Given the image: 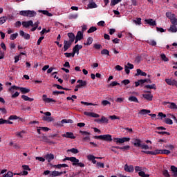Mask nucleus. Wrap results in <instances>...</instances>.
I'll return each mask as SVG.
<instances>
[{"instance_id": "f257e3e1", "label": "nucleus", "mask_w": 177, "mask_h": 177, "mask_svg": "<svg viewBox=\"0 0 177 177\" xmlns=\"http://www.w3.org/2000/svg\"><path fill=\"white\" fill-rule=\"evenodd\" d=\"M19 15L26 17H34L37 16V12L34 10H22L19 12Z\"/></svg>"}, {"instance_id": "f03ea898", "label": "nucleus", "mask_w": 177, "mask_h": 177, "mask_svg": "<svg viewBox=\"0 0 177 177\" xmlns=\"http://www.w3.org/2000/svg\"><path fill=\"white\" fill-rule=\"evenodd\" d=\"M129 140H131L130 138H113V142H115V143H117V145L125 143V142H129Z\"/></svg>"}, {"instance_id": "7ed1b4c3", "label": "nucleus", "mask_w": 177, "mask_h": 177, "mask_svg": "<svg viewBox=\"0 0 177 177\" xmlns=\"http://www.w3.org/2000/svg\"><path fill=\"white\" fill-rule=\"evenodd\" d=\"M142 153L150 154L151 156H157L161 154V149H155L154 151H142Z\"/></svg>"}, {"instance_id": "20e7f679", "label": "nucleus", "mask_w": 177, "mask_h": 177, "mask_svg": "<svg viewBox=\"0 0 177 177\" xmlns=\"http://www.w3.org/2000/svg\"><path fill=\"white\" fill-rule=\"evenodd\" d=\"M80 133H81L84 136L83 140H84V142H88V140H91V137L89 136V135H91V133L85 131H80Z\"/></svg>"}, {"instance_id": "39448f33", "label": "nucleus", "mask_w": 177, "mask_h": 177, "mask_svg": "<svg viewBox=\"0 0 177 177\" xmlns=\"http://www.w3.org/2000/svg\"><path fill=\"white\" fill-rule=\"evenodd\" d=\"M44 114L46 116L43 117V121H47L48 122H52V121H53V118L50 117L52 115L50 112H46Z\"/></svg>"}, {"instance_id": "423d86ee", "label": "nucleus", "mask_w": 177, "mask_h": 177, "mask_svg": "<svg viewBox=\"0 0 177 177\" xmlns=\"http://www.w3.org/2000/svg\"><path fill=\"white\" fill-rule=\"evenodd\" d=\"M80 49H82V45H75V47L73 48V57H74V56H75V53H77V55L80 54Z\"/></svg>"}, {"instance_id": "0eeeda50", "label": "nucleus", "mask_w": 177, "mask_h": 177, "mask_svg": "<svg viewBox=\"0 0 177 177\" xmlns=\"http://www.w3.org/2000/svg\"><path fill=\"white\" fill-rule=\"evenodd\" d=\"M131 143L135 147H140L142 145V140L139 138H133Z\"/></svg>"}, {"instance_id": "6e6552de", "label": "nucleus", "mask_w": 177, "mask_h": 177, "mask_svg": "<svg viewBox=\"0 0 177 177\" xmlns=\"http://www.w3.org/2000/svg\"><path fill=\"white\" fill-rule=\"evenodd\" d=\"M165 82L167 85H170L171 86H176L177 88V81L173 79H165Z\"/></svg>"}, {"instance_id": "1a4fd4ad", "label": "nucleus", "mask_w": 177, "mask_h": 177, "mask_svg": "<svg viewBox=\"0 0 177 177\" xmlns=\"http://www.w3.org/2000/svg\"><path fill=\"white\" fill-rule=\"evenodd\" d=\"M22 26L25 28H28V27H34V22L31 20L22 21Z\"/></svg>"}, {"instance_id": "9d476101", "label": "nucleus", "mask_w": 177, "mask_h": 177, "mask_svg": "<svg viewBox=\"0 0 177 177\" xmlns=\"http://www.w3.org/2000/svg\"><path fill=\"white\" fill-rule=\"evenodd\" d=\"M88 1V3L87 5L88 9H95L97 8V5L96 3L93 2V0H86Z\"/></svg>"}, {"instance_id": "9b49d317", "label": "nucleus", "mask_w": 177, "mask_h": 177, "mask_svg": "<svg viewBox=\"0 0 177 177\" xmlns=\"http://www.w3.org/2000/svg\"><path fill=\"white\" fill-rule=\"evenodd\" d=\"M124 169L126 172L132 173L134 171L133 165H128L126 164L124 167Z\"/></svg>"}, {"instance_id": "f8f14e48", "label": "nucleus", "mask_w": 177, "mask_h": 177, "mask_svg": "<svg viewBox=\"0 0 177 177\" xmlns=\"http://www.w3.org/2000/svg\"><path fill=\"white\" fill-rule=\"evenodd\" d=\"M84 115H87L88 117H92L93 118H99L100 115L97 113H95L93 112H84Z\"/></svg>"}, {"instance_id": "ddd939ff", "label": "nucleus", "mask_w": 177, "mask_h": 177, "mask_svg": "<svg viewBox=\"0 0 177 177\" xmlns=\"http://www.w3.org/2000/svg\"><path fill=\"white\" fill-rule=\"evenodd\" d=\"M82 38H84V32H82L81 31H78L77 34L75 37V44H77V42H78V41H81L82 39Z\"/></svg>"}, {"instance_id": "4468645a", "label": "nucleus", "mask_w": 177, "mask_h": 177, "mask_svg": "<svg viewBox=\"0 0 177 177\" xmlns=\"http://www.w3.org/2000/svg\"><path fill=\"white\" fill-rule=\"evenodd\" d=\"M63 138H67L68 139H75V136L73 132H66L64 134H62Z\"/></svg>"}, {"instance_id": "2eb2a0df", "label": "nucleus", "mask_w": 177, "mask_h": 177, "mask_svg": "<svg viewBox=\"0 0 177 177\" xmlns=\"http://www.w3.org/2000/svg\"><path fill=\"white\" fill-rule=\"evenodd\" d=\"M102 140H105L106 142H111L113 140L112 136L110 134L102 135Z\"/></svg>"}, {"instance_id": "dca6fc26", "label": "nucleus", "mask_w": 177, "mask_h": 177, "mask_svg": "<svg viewBox=\"0 0 177 177\" xmlns=\"http://www.w3.org/2000/svg\"><path fill=\"white\" fill-rule=\"evenodd\" d=\"M67 160L73 162L72 165L73 166L78 165V162H80V160L77 159L75 157H70L68 158Z\"/></svg>"}, {"instance_id": "f3484780", "label": "nucleus", "mask_w": 177, "mask_h": 177, "mask_svg": "<svg viewBox=\"0 0 177 177\" xmlns=\"http://www.w3.org/2000/svg\"><path fill=\"white\" fill-rule=\"evenodd\" d=\"M71 44H73V42L65 40L64 41V52L67 51V50L71 46Z\"/></svg>"}, {"instance_id": "a211bd4d", "label": "nucleus", "mask_w": 177, "mask_h": 177, "mask_svg": "<svg viewBox=\"0 0 177 177\" xmlns=\"http://www.w3.org/2000/svg\"><path fill=\"white\" fill-rule=\"evenodd\" d=\"M42 99L45 102V103H52V102H54V103H55L56 102V100L52 98H48V96L46 95H43Z\"/></svg>"}, {"instance_id": "6ab92c4d", "label": "nucleus", "mask_w": 177, "mask_h": 177, "mask_svg": "<svg viewBox=\"0 0 177 177\" xmlns=\"http://www.w3.org/2000/svg\"><path fill=\"white\" fill-rule=\"evenodd\" d=\"M144 99L147 100L148 102H151L153 100V94L151 93H145L142 95Z\"/></svg>"}, {"instance_id": "aec40b11", "label": "nucleus", "mask_w": 177, "mask_h": 177, "mask_svg": "<svg viewBox=\"0 0 177 177\" xmlns=\"http://www.w3.org/2000/svg\"><path fill=\"white\" fill-rule=\"evenodd\" d=\"M19 35L24 39H30V34L24 32L23 30H19Z\"/></svg>"}, {"instance_id": "412c9836", "label": "nucleus", "mask_w": 177, "mask_h": 177, "mask_svg": "<svg viewBox=\"0 0 177 177\" xmlns=\"http://www.w3.org/2000/svg\"><path fill=\"white\" fill-rule=\"evenodd\" d=\"M77 88H82V86H86V81H84L82 80H77Z\"/></svg>"}, {"instance_id": "4be33fe9", "label": "nucleus", "mask_w": 177, "mask_h": 177, "mask_svg": "<svg viewBox=\"0 0 177 177\" xmlns=\"http://www.w3.org/2000/svg\"><path fill=\"white\" fill-rule=\"evenodd\" d=\"M44 158H46V160H47L48 162H50L52 161V160L55 159V155H53L52 153H48L44 156Z\"/></svg>"}, {"instance_id": "5701e85b", "label": "nucleus", "mask_w": 177, "mask_h": 177, "mask_svg": "<svg viewBox=\"0 0 177 177\" xmlns=\"http://www.w3.org/2000/svg\"><path fill=\"white\" fill-rule=\"evenodd\" d=\"M60 175H63V171L59 172L58 171L55 170L50 174V176L52 177L60 176Z\"/></svg>"}, {"instance_id": "b1692460", "label": "nucleus", "mask_w": 177, "mask_h": 177, "mask_svg": "<svg viewBox=\"0 0 177 177\" xmlns=\"http://www.w3.org/2000/svg\"><path fill=\"white\" fill-rule=\"evenodd\" d=\"M53 168H57V169H60L61 168H67L68 165L67 164H58L53 166Z\"/></svg>"}, {"instance_id": "393cba45", "label": "nucleus", "mask_w": 177, "mask_h": 177, "mask_svg": "<svg viewBox=\"0 0 177 177\" xmlns=\"http://www.w3.org/2000/svg\"><path fill=\"white\" fill-rule=\"evenodd\" d=\"M145 22H147L149 26H156L157 23L156 21L153 20V19H145Z\"/></svg>"}, {"instance_id": "a878e982", "label": "nucleus", "mask_w": 177, "mask_h": 177, "mask_svg": "<svg viewBox=\"0 0 177 177\" xmlns=\"http://www.w3.org/2000/svg\"><path fill=\"white\" fill-rule=\"evenodd\" d=\"M169 32H177L176 25H171L170 28L168 29Z\"/></svg>"}, {"instance_id": "bb28decb", "label": "nucleus", "mask_w": 177, "mask_h": 177, "mask_svg": "<svg viewBox=\"0 0 177 177\" xmlns=\"http://www.w3.org/2000/svg\"><path fill=\"white\" fill-rule=\"evenodd\" d=\"M149 113H151V111L149 109H142L139 111L138 114H140L141 115H145L146 114H149Z\"/></svg>"}, {"instance_id": "cd10ccee", "label": "nucleus", "mask_w": 177, "mask_h": 177, "mask_svg": "<svg viewBox=\"0 0 177 177\" xmlns=\"http://www.w3.org/2000/svg\"><path fill=\"white\" fill-rule=\"evenodd\" d=\"M145 169H146V168L145 167H142L140 166H136L134 167V171L135 172H142V171H145Z\"/></svg>"}, {"instance_id": "c85d7f7f", "label": "nucleus", "mask_w": 177, "mask_h": 177, "mask_svg": "<svg viewBox=\"0 0 177 177\" xmlns=\"http://www.w3.org/2000/svg\"><path fill=\"white\" fill-rule=\"evenodd\" d=\"M68 37L70 39V42L73 43L75 40V35H74V33H68Z\"/></svg>"}, {"instance_id": "c756f323", "label": "nucleus", "mask_w": 177, "mask_h": 177, "mask_svg": "<svg viewBox=\"0 0 177 177\" xmlns=\"http://www.w3.org/2000/svg\"><path fill=\"white\" fill-rule=\"evenodd\" d=\"M136 75H141L142 77H146L147 75V73L146 72L142 71L140 69H137V73Z\"/></svg>"}, {"instance_id": "7c9ffc66", "label": "nucleus", "mask_w": 177, "mask_h": 177, "mask_svg": "<svg viewBox=\"0 0 177 177\" xmlns=\"http://www.w3.org/2000/svg\"><path fill=\"white\" fill-rule=\"evenodd\" d=\"M168 107L173 110H177V105L174 102H169Z\"/></svg>"}, {"instance_id": "2f4dec72", "label": "nucleus", "mask_w": 177, "mask_h": 177, "mask_svg": "<svg viewBox=\"0 0 177 177\" xmlns=\"http://www.w3.org/2000/svg\"><path fill=\"white\" fill-rule=\"evenodd\" d=\"M21 98L25 100V102H34V98H30L27 95H23L21 96Z\"/></svg>"}, {"instance_id": "473e14b6", "label": "nucleus", "mask_w": 177, "mask_h": 177, "mask_svg": "<svg viewBox=\"0 0 177 177\" xmlns=\"http://www.w3.org/2000/svg\"><path fill=\"white\" fill-rule=\"evenodd\" d=\"M175 17V15L172 12H166V17H167L168 19L171 20H172L174 19V17Z\"/></svg>"}, {"instance_id": "72a5a7b5", "label": "nucleus", "mask_w": 177, "mask_h": 177, "mask_svg": "<svg viewBox=\"0 0 177 177\" xmlns=\"http://www.w3.org/2000/svg\"><path fill=\"white\" fill-rule=\"evenodd\" d=\"M20 88L17 86H12L9 88V91L11 92V93H13L15 92V91H17L18 89H19L20 91Z\"/></svg>"}, {"instance_id": "f704fd0d", "label": "nucleus", "mask_w": 177, "mask_h": 177, "mask_svg": "<svg viewBox=\"0 0 177 177\" xmlns=\"http://www.w3.org/2000/svg\"><path fill=\"white\" fill-rule=\"evenodd\" d=\"M129 102H134V103H139V100L135 96H130L129 97Z\"/></svg>"}, {"instance_id": "c9c22d12", "label": "nucleus", "mask_w": 177, "mask_h": 177, "mask_svg": "<svg viewBox=\"0 0 177 177\" xmlns=\"http://www.w3.org/2000/svg\"><path fill=\"white\" fill-rule=\"evenodd\" d=\"M39 13H42L43 15H45L46 16H48L49 17H52L53 15L50 12H48V10H39Z\"/></svg>"}, {"instance_id": "e433bc0d", "label": "nucleus", "mask_w": 177, "mask_h": 177, "mask_svg": "<svg viewBox=\"0 0 177 177\" xmlns=\"http://www.w3.org/2000/svg\"><path fill=\"white\" fill-rule=\"evenodd\" d=\"M68 19L69 20H73V19H78V14L75 13V14H71L68 15Z\"/></svg>"}, {"instance_id": "4c0bfd02", "label": "nucleus", "mask_w": 177, "mask_h": 177, "mask_svg": "<svg viewBox=\"0 0 177 177\" xmlns=\"http://www.w3.org/2000/svg\"><path fill=\"white\" fill-rule=\"evenodd\" d=\"M171 170L173 172L174 176L176 177L177 176V167L175 166H171Z\"/></svg>"}, {"instance_id": "58836bf2", "label": "nucleus", "mask_w": 177, "mask_h": 177, "mask_svg": "<svg viewBox=\"0 0 177 177\" xmlns=\"http://www.w3.org/2000/svg\"><path fill=\"white\" fill-rule=\"evenodd\" d=\"M145 88H146V89H157L155 84L151 85H146Z\"/></svg>"}, {"instance_id": "ea45409f", "label": "nucleus", "mask_w": 177, "mask_h": 177, "mask_svg": "<svg viewBox=\"0 0 177 177\" xmlns=\"http://www.w3.org/2000/svg\"><path fill=\"white\" fill-rule=\"evenodd\" d=\"M87 160H88V161H93L94 160H96V156H93V155H92V154H88V156H87Z\"/></svg>"}, {"instance_id": "a19ab883", "label": "nucleus", "mask_w": 177, "mask_h": 177, "mask_svg": "<svg viewBox=\"0 0 177 177\" xmlns=\"http://www.w3.org/2000/svg\"><path fill=\"white\" fill-rule=\"evenodd\" d=\"M17 37H19V33L16 32V33L10 35V39L11 41H15V39H16L17 38Z\"/></svg>"}, {"instance_id": "79ce46f5", "label": "nucleus", "mask_w": 177, "mask_h": 177, "mask_svg": "<svg viewBox=\"0 0 177 177\" xmlns=\"http://www.w3.org/2000/svg\"><path fill=\"white\" fill-rule=\"evenodd\" d=\"M122 0H111V6H115L117 3H120Z\"/></svg>"}, {"instance_id": "37998d69", "label": "nucleus", "mask_w": 177, "mask_h": 177, "mask_svg": "<svg viewBox=\"0 0 177 177\" xmlns=\"http://www.w3.org/2000/svg\"><path fill=\"white\" fill-rule=\"evenodd\" d=\"M61 123H62V124H73V120L63 119L61 121Z\"/></svg>"}, {"instance_id": "c03bdc74", "label": "nucleus", "mask_w": 177, "mask_h": 177, "mask_svg": "<svg viewBox=\"0 0 177 177\" xmlns=\"http://www.w3.org/2000/svg\"><path fill=\"white\" fill-rule=\"evenodd\" d=\"M145 170H142L141 171L138 172V175L139 176H141V177H149L150 175L149 174H145Z\"/></svg>"}, {"instance_id": "a18cd8bd", "label": "nucleus", "mask_w": 177, "mask_h": 177, "mask_svg": "<svg viewBox=\"0 0 177 177\" xmlns=\"http://www.w3.org/2000/svg\"><path fill=\"white\" fill-rule=\"evenodd\" d=\"M160 59L161 60H162L163 62H169V59H168V57H167V56L165 55V54H161L160 55Z\"/></svg>"}, {"instance_id": "49530a36", "label": "nucleus", "mask_w": 177, "mask_h": 177, "mask_svg": "<svg viewBox=\"0 0 177 177\" xmlns=\"http://www.w3.org/2000/svg\"><path fill=\"white\" fill-rule=\"evenodd\" d=\"M97 28L95 26H92L89 28V30L87 31L88 34H92V32H95Z\"/></svg>"}, {"instance_id": "de8ad7c7", "label": "nucleus", "mask_w": 177, "mask_h": 177, "mask_svg": "<svg viewBox=\"0 0 177 177\" xmlns=\"http://www.w3.org/2000/svg\"><path fill=\"white\" fill-rule=\"evenodd\" d=\"M147 81L149 82V84H151V80L149 79L140 80H138V82H140V85H143V84H145V82H147Z\"/></svg>"}, {"instance_id": "09e8293b", "label": "nucleus", "mask_w": 177, "mask_h": 177, "mask_svg": "<svg viewBox=\"0 0 177 177\" xmlns=\"http://www.w3.org/2000/svg\"><path fill=\"white\" fill-rule=\"evenodd\" d=\"M7 20H8V17H0V25H2L4 23H6Z\"/></svg>"}, {"instance_id": "8fccbe9b", "label": "nucleus", "mask_w": 177, "mask_h": 177, "mask_svg": "<svg viewBox=\"0 0 177 177\" xmlns=\"http://www.w3.org/2000/svg\"><path fill=\"white\" fill-rule=\"evenodd\" d=\"M68 151H71V153H73V154H78V153H80V151H78V149L75 148L68 149Z\"/></svg>"}, {"instance_id": "3c124183", "label": "nucleus", "mask_w": 177, "mask_h": 177, "mask_svg": "<svg viewBox=\"0 0 177 177\" xmlns=\"http://www.w3.org/2000/svg\"><path fill=\"white\" fill-rule=\"evenodd\" d=\"M20 91L21 93H28V92H30V89L24 87H21Z\"/></svg>"}, {"instance_id": "603ef678", "label": "nucleus", "mask_w": 177, "mask_h": 177, "mask_svg": "<svg viewBox=\"0 0 177 177\" xmlns=\"http://www.w3.org/2000/svg\"><path fill=\"white\" fill-rule=\"evenodd\" d=\"M93 42V39L92 37H88L87 39L86 43H84V45H92V43Z\"/></svg>"}, {"instance_id": "864d4df0", "label": "nucleus", "mask_w": 177, "mask_h": 177, "mask_svg": "<svg viewBox=\"0 0 177 177\" xmlns=\"http://www.w3.org/2000/svg\"><path fill=\"white\" fill-rule=\"evenodd\" d=\"M147 44H149V45H151V46H156V45H157V42H156L154 40L151 39V40H148L147 41Z\"/></svg>"}, {"instance_id": "5fc2aeb1", "label": "nucleus", "mask_w": 177, "mask_h": 177, "mask_svg": "<svg viewBox=\"0 0 177 177\" xmlns=\"http://www.w3.org/2000/svg\"><path fill=\"white\" fill-rule=\"evenodd\" d=\"M101 122L103 124H109V119L104 116H102L101 118Z\"/></svg>"}, {"instance_id": "6e6d98bb", "label": "nucleus", "mask_w": 177, "mask_h": 177, "mask_svg": "<svg viewBox=\"0 0 177 177\" xmlns=\"http://www.w3.org/2000/svg\"><path fill=\"white\" fill-rule=\"evenodd\" d=\"M125 98L124 97H118L115 99L116 103H124Z\"/></svg>"}, {"instance_id": "4d7b16f0", "label": "nucleus", "mask_w": 177, "mask_h": 177, "mask_svg": "<svg viewBox=\"0 0 177 177\" xmlns=\"http://www.w3.org/2000/svg\"><path fill=\"white\" fill-rule=\"evenodd\" d=\"M165 122L166 124H167L168 125H172L174 124V122L172 121V120H171L169 118H166L165 120Z\"/></svg>"}, {"instance_id": "13d9d810", "label": "nucleus", "mask_w": 177, "mask_h": 177, "mask_svg": "<svg viewBox=\"0 0 177 177\" xmlns=\"http://www.w3.org/2000/svg\"><path fill=\"white\" fill-rule=\"evenodd\" d=\"M140 147H141L142 150H149V149H150L149 145L145 144H141Z\"/></svg>"}, {"instance_id": "bf43d9fd", "label": "nucleus", "mask_w": 177, "mask_h": 177, "mask_svg": "<svg viewBox=\"0 0 177 177\" xmlns=\"http://www.w3.org/2000/svg\"><path fill=\"white\" fill-rule=\"evenodd\" d=\"M24 133H25L24 131L17 132L16 136H17L18 138H23Z\"/></svg>"}, {"instance_id": "052dcab7", "label": "nucleus", "mask_w": 177, "mask_h": 177, "mask_svg": "<svg viewBox=\"0 0 177 177\" xmlns=\"http://www.w3.org/2000/svg\"><path fill=\"white\" fill-rule=\"evenodd\" d=\"M161 154H171V151L168 149H161Z\"/></svg>"}, {"instance_id": "680f3d73", "label": "nucleus", "mask_w": 177, "mask_h": 177, "mask_svg": "<svg viewBox=\"0 0 177 177\" xmlns=\"http://www.w3.org/2000/svg\"><path fill=\"white\" fill-rule=\"evenodd\" d=\"M170 21H171V23L173 26H177V19H176V17H174L172 19L170 20Z\"/></svg>"}, {"instance_id": "e2e57ef3", "label": "nucleus", "mask_w": 177, "mask_h": 177, "mask_svg": "<svg viewBox=\"0 0 177 177\" xmlns=\"http://www.w3.org/2000/svg\"><path fill=\"white\" fill-rule=\"evenodd\" d=\"M133 23H135V24H138L139 26H140V24H142V19L141 18H137L136 20L133 21Z\"/></svg>"}, {"instance_id": "0e129e2a", "label": "nucleus", "mask_w": 177, "mask_h": 177, "mask_svg": "<svg viewBox=\"0 0 177 177\" xmlns=\"http://www.w3.org/2000/svg\"><path fill=\"white\" fill-rule=\"evenodd\" d=\"M96 167L97 168H104V163L98 162L96 163Z\"/></svg>"}, {"instance_id": "69168bd1", "label": "nucleus", "mask_w": 177, "mask_h": 177, "mask_svg": "<svg viewBox=\"0 0 177 177\" xmlns=\"http://www.w3.org/2000/svg\"><path fill=\"white\" fill-rule=\"evenodd\" d=\"M10 49H11V50L16 49V44L13 41L10 44Z\"/></svg>"}, {"instance_id": "338daca9", "label": "nucleus", "mask_w": 177, "mask_h": 177, "mask_svg": "<svg viewBox=\"0 0 177 177\" xmlns=\"http://www.w3.org/2000/svg\"><path fill=\"white\" fill-rule=\"evenodd\" d=\"M3 177H13V172L8 171L6 174L3 176Z\"/></svg>"}, {"instance_id": "774afa93", "label": "nucleus", "mask_w": 177, "mask_h": 177, "mask_svg": "<svg viewBox=\"0 0 177 177\" xmlns=\"http://www.w3.org/2000/svg\"><path fill=\"white\" fill-rule=\"evenodd\" d=\"M102 106H107V104H111V103L108 100H103L102 101Z\"/></svg>"}]
</instances>
